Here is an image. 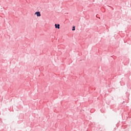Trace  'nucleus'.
Wrapping results in <instances>:
<instances>
[{"mask_svg": "<svg viewBox=\"0 0 131 131\" xmlns=\"http://www.w3.org/2000/svg\"><path fill=\"white\" fill-rule=\"evenodd\" d=\"M35 15H36L37 17H40V16H41L40 12H35Z\"/></svg>", "mask_w": 131, "mask_h": 131, "instance_id": "f257e3e1", "label": "nucleus"}, {"mask_svg": "<svg viewBox=\"0 0 131 131\" xmlns=\"http://www.w3.org/2000/svg\"><path fill=\"white\" fill-rule=\"evenodd\" d=\"M55 28H58V29H60V25L59 24H55Z\"/></svg>", "mask_w": 131, "mask_h": 131, "instance_id": "f03ea898", "label": "nucleus"}, {"mask_svg": "<svg viewBox=\"0 0 131 131\" xmlns=\"http://www.w3.org/2000/svg\"><path fill=\"white\" fill-rule=\"evenodd\" d=\"M72 30L73 31H74V30H75V27H73Z\"/></svg>", "mask_w": 131, "mask_h": 131, "instance_id": "7ed1b4c3", "label": "nucleus"}]
</instances>
